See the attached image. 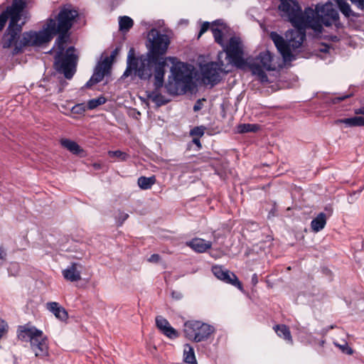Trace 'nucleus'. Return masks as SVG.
<instances>
[{"instance_id": "obj_1", "label": "nucleus", "mask_w": 364, "mask_h": 364, "mask_svg": "<svg viewBox=\"0 0 364 364\" xmlns=\"http://www.w3.org/2000/svg\"><path fill=\"white\" fill-rule=\"evenodd\" d=\"M26 6V0H13L11 5L1 13L6 14V21L10 20L9 27L2 38L3 48L14 47L13 54L15 55L21 52L26 46H42L49 43L53 36L58 33L59 36L53 48L56 53L55 66L67 79H71L75 73L77 58L73 47H69L65 50L68 39L66 33L78 16L77 11L72 9L70 6H64L55 19L50 18L48 20L41 31H31L21 35L22 25L25 23V21L21 24H18V22L22 17L27 18L24 11Z\"/></svg>"}, {"instance_id": "obj_2", "label": "nucleus", "mask_w": 364, "mask_h": 364, "mask_svg": "<svg viewBox=\"0 0 364 364\" xmlns=\"http://www.w3.org/2000/svg\"><path fill=\"white\" fill-rule=\"evenodd\" d=\"M278 9L280 16L293 26L310 25L315 31L320 32L322 24L330 26L338 20V13L333 4L318 5L316 9L306 8L303 11L296 0H279Z\"/></svg>"}, {"instance_id": "obj_3", "label": "nucleus", "mask_w": 364, "mask_h": 364, "mask_svg": "<svg viewBox=\"0 0 364 364\" xmlns=\"http://www.w3.org/2000/svg\"><path fill=\"white\" fill-rule=\"evenodd\" d=\"M169 61L172 66L171 75L168 82L165 85L167 92L172 95H178L185 93L191 89L193 84V73L187 64L178 60L176 58L168 57L159 59L154 67V87L160 89L163 87L165 75V67L166 62Z\"/></svg>"}, {"instance_id": "obj_4", "label": "nucleus", "mask_w": 364, "mask_h": 364, "mask_svg": "<svg viewBox=\"0 0 364 364\" xmlns=\"http://www.w3.org/2000/svg\"><path fill=\"white\" fill-rule=\"evenodd\" d=\"M295 28L288 31L286 33L285 41L282 36L276 32L270 33V38L274 42L278 51L282 55L284 61H292L294 56L291 54V49L299 48L306 37V28H311L310 25L294 26Z\"/></svg>"}, {"instance_id": "obj_5", "label": "nucleus", "mask_w": 364, "mask_h": 364, "mask_svg": "<svg viewBox=\"0 0 364 364\" xmlns=\"http://www.w3.org/2000/svg\"><path fill=\"white\" fill-rule=\"evenodd\" d=\"M157 60L152 59L149 55L136 56L134 50L131 48L128 53L127 59V68L122 78L131 77L133 80L138 77L143 80H149L153 75V65Z\"/></svg>"}, {"instance_id": "obj_6", "label": "nucleus", "mask_w": 364, "mask_h": 364, "mask_svg": "<svg viewBox=\"0 0 364 364\" xmlns=\"http://www.w3.org/2000/svg\"><path fill=\"white\" fill-rule=\"evenodd\" d=\"M17 337L22 341H29L31 350L36 357L43 358L48 354V344L46 336L42 331L30 324L19 326Z\"/></svg>"}, {"instance_id": "obj_7", "label": "nucleus", "mask_w": 364, "mask_h": 364, "mask_svg": "<svg viewBox=\"0 0 364 364\" xmlns=\"http://www.w3.org/2000/svg\"><path fill=\"white\" fill-rule=\"evenodd\" d=\"M211 31L215 41L224 48V52L220 53H223V57L225 56V63L229 67L232 66V63H237L242 59L243 46L240 38H230L229 43L225 46L223 40L222 30L213 25Z\"/></svg>"}, {"instance_id": "obj_8", "label": "nucleus", "mask_w": 364, "mask_h": 364, "mask_svg": "<svg viewBox=\"0 0 364 364\" xmlns=\"http://www.w3.org/2000/svg\"><path fill=\"white\" fill-rule=\"evenodd\" d=\"M214 331L213 326L201 321H188L183 326L186 338L197 343L207 340Z\"/></svg>"}, {"instance_id": "obj_9", "label": "nucleus", "mask_w": 364, "mask_h": 364, "mask_svg": "<svg viewBox=\"0 0 364 364\" xmlns=\"http://www.w3.org/2000/svg\"><path fill=\"white\" fill-rule=\"evenodd\" d=\"M223 53L218 54V62H211L200 67L203 82L205 85L218 84L221 79L220 73H228L230 69L222 59Z\"/></svg>"}, {"instance_id": "obj_10", "label": "nucleus", "mask_w": 364, "mask_h": 364, "mask_svg": "<svg viewBox=\"0 0 364 364\" xmlns=\"http://www.w3.org/2000/svg\"><path fill=\"white\" fill-rule=\"evenodd\" d=\"M249 66L252 74L257 76L262 82L268 81V77L264 70H274L276 69L273 56L268 50L261 52L257 58L250 63Z\"/></svg>"}, {"instance_id": "obj_11", "label": "nucleus", "mask_w": 364, "mask_h": 364, "mask_svg": "<svg viewBox=\"0 0 364 364\" xmlns=\"http://www.w3.org/2000/svg\"><path fill=\"white\" fill-rule=\"evenodd\" d=\"M148 39L150 43L149 51L147 53L152 59L159 60L161 55H164L168 49L170 43L167 35L161 33L156 29H151L148 34Z\"/></svg>"}, {"instance_id": "obj_12", "label": "nucleus", "mask_w": 364, "mask_h": 364, "mask_svg": "<svg viewBox=\"0 0 364 364\" xmlns=\"http://www.w3.org/2000/svg\"><path fill=\"white\" fill-rule=\"evenodd\" d=\"M112 65V60H109L108 58H105L102 61H100L96 65L95 72L86 83V87H90L92 85L101 82L105 75L108 74Z\"/></svg>"}, {"instance_id": "obj_13", "label": "nucleus", "mask_w": 364, "mask_h": 364, "mask_svg": "<svg viewBox=\"0 0 364 364\" xmlns=\"http://www.w3.org/2000/svg\"><path fill=\"white\" fill-rule=\"evenodd\" d=\"M212 272L218 279L226 283L230 284L235 287H237L240 289H242V284L234 273L230 272L228 270L223 269L220 266L213 267Z\"/></svg>"}, {"instance_id": "obj_14", "label": "nucleus", "mask_w": 364, "mask_h": 364, "mask_svg": "<svg viewBox=\"0 0 364 364\" xmlns=\"http://www.w3.org/2000/svg\"><path fill=\"white\" fill-rule=\"evenodd\" d=\"M156 325L162 333L171 339L178 338L179 336L178 332L162 316L156 317Z\"/></svg>"}, {"instance_id": "obj_15", "label": "nucleus", "mask_w": 364, "mask_h": 364, "mask_svg": "<svg viewBox=\"0 0 364 364\" xmlns=\"http://www.w3.org/2000/svg\"><path fill=\"white\" fill-rule=\"evenodd\" d=\"M82 265L79 263H72L63 270V275L66 280L77 282L81 279Z\"/></svg>"}, {"instance_id": "obj_16", "label": "nucleus", "mask_w": 364, "mask_h": 364, "mask_svg": "<svg viewBox=\"0 0 364 364\" xmlns=\"http://www.w3.org/2000/svg\"><path fill=\"white\" fill-rule=\"evenodd\" d=\"M186 245L190 247L194 251L202 253L205 252L206 250L211 247L212 242L205 241L201 238H194L191 241L187 242Z\"/></svg>"}, {"instance_id": "obj_17", "label": "nucleus", "mask_w": 364, "mask_h": 364, "mask_svg": "<svg viewBox=\"0 0 364 364\" xmlns=\"http://www.w3.org/2000/svg\"><path fill=\"white\" fill-rule=\"evenodd\" d=\"M47 309L52 312L55 316L61 320L65 321L68 318V312L57 302H48L46 304Z\"/></svg>"}, {"instance_id": "obj_18", "label": "nucleus", "mask_w": 364, "mask_h": 364, "mask_svg": "<svg viewBox=\"0 0 364 364\" xmlns=\"http://www.w3.org/2000/svg\"><path fill=\"white\" fill-rule=\"evenodd\" d=\"M336 124L343 123L348 127H361L364 126L363 117H354L351 118L340 119L335 122Z\"/></svg>"}, {"instance_id": "obj_19", "label": "nucleus", "mask_w": 364, "mask_h": 364, "mask_svg": "<svg viewBox=\"0 0 364 364\" xmlns=\"http://www.w3.org/2000/svg\"><path fill=\"white\" fill-rule=\"evenodd\" d=\"M326 217L323 213H319L311 223V229L317 232L321 230L326 225Z\"/></svg>"}, {"instance_id": "obj_20", "label": "nucleus", "mask_w": 364, "mask_h": 364, "mask_svg": "<svg viewBox=\"0 0 364 364\" xmlns=\"http://www.w3.org/2000/svg\"><path fill=\"white\" fill-rule=\"evenodd\" d=\"M274 329L279 337H282L290 343H293L291 332L286 325H276Z\"/></svg>"}, {"instance_id": "obj_21", "label": "nucleus", "mask_w": 364, "mask_h": 364, "mask_svg": "<svg viewBox=\"0 0 364 364\" xmlns=\"http://www.w3.org/2000/svg\"><path fill=\"white\" fill-rule=\"evenodd\" d=\"M147 97L159 107L168 102L167 100H165L164 97L159 92V89H156V87L155 90L149 92L147 94Z\"/></svg>"}, {"instance_id": "obj_22", "label": "nucleus", "mask_w": 364, "mask_h": 364, "mask_svg": "<svg viewBox=\"0 0 364 364\" xmlns=\"http://www.w3.org/2000/svg\"><path fill=\"white\" fill-rule=\"evenodd\" d=\"M60 144L63 147L74 154H78L82 151L80 146L74 141L68 139H63L60 140Z\"/></svg>"}, {"instance_id": "obj_23", "label": "nucleus", "mask_w": 364, "mask_h": 364, "mask_svg": "<svg viewBox=\"0 0 364 364\" xmlns=\"http://www.w3.org/2000/svg\"><path fill=\"white\" fill-rule=\"evenodd\" d=\"M183 357L186 363L189 364H196L194 350L189 344H186L184 346Z\"/></svg>"}, {"instance_id": "obj_24", "label": "nucleus", "mask_w": 364, "mask_h": 364, "mask_svg": "<svg viewBox=\"0 0 364 364\" xmlns=\"http://www.w3.org/2000/svg\"><path fill=\"white\" fill-rule=\"evenodd\" d=\"M156 182L155 177H144L141 176L138 178L139 186L144 190L149 189Z\"/></svg>"}, {"instance_id": "obj_25", "label": "nucleus", "mask_w": 364, "mask_h": 364, "mask_svg": "<svg viewBox=\"0 0 364 364\" xmlns=\"http://www.w3.org/2000/svg\"><path fill=\"white\" fill-rule=\"evenodd\" d=\"M259 127L255 124H241L237 126V130L240 134L247 132H256L259 130Z\"/></svg>"}, {"instance_id": "obj_26", "label": "nucleus", "mask_w": 364, "mask_h": 364, "mask_svg": "<svg viewBox=\"0 0 364 364\" xmlns=\"http://www.w3.org/2000/svg\"><path fill=\"white\" fill-rule=\"evenodd\" d=\"M341 12L346 16L349 17L350 16H355L353 11L351 10L349 4L345 0H339L336 2Z\"/></svg>"}, {"instance_id": "obj_27", "label": "nucleus", "mask_w": 364, "mask_h": 364, "mask_svg": "<svg viewBox=\"0 0 364 364\" xmlns=\"http://www.w3.org/2000/svg\"><path fill=\"white\" fill-rule=\"evenodd\" d=\"M119 30L127 31L129 30L133 26V20L127 16L119 18Z\"/></svg>"}, {"instance_id": "obj_28", "label": "nucleus", "mask_w": 364, "mask_h": 364, "mask_svg": "<svg viewBox=\"0 0 364 364\" xmlns=\"http://www.w3.org/2000/svg\"><path fill=\"white\" fill-rule=\"evenodd\" d=\"M213 25H215L216 28H218L220 30L225 29V26L223 23H221L220 21H216L213 22L211 26L210 25L209 22H204L200 28V31L199 32L198 38H200L203 33H205L209 28L211 29V27Z\"/></svg>"}, {"instance_id": "obj_29", "label": "nucleus", "mask_w": 364, "mask_h": 364, "mask_svg": "<svg viewBox=\"0 0 364 364\" xmlns=\"http://www.w3.org/2000/svg\"><path fill=\"white\" fill-rule=\"evenodd\" d=\"M105 101H106L105 98L102 97L90 100L87 102V109H93L96 108L97 107H98L99 105H103L104 103H105Z\"/></svg>"}, {"instance_id": "obj_30", "label": "nucleus", "mask_w": 364, "mask_h": 364, "mask_svg": "<svg viewBox=\"0 0 364 364\" xmlns=\"http://www.w3.org/2000/svg\"><path fill=\"white\" fill-rule=\"evenodd\" d=\"M108 155L110 157H116L122 161H126L128 159V155L125 152L121 151L119 150L109 151Z\"/></svg>"}, {"instance_id": "obj_31", "label": "nucleus", "mask_w": 364, "mask_h": 364, "mask_svg": "<svg viewBox=\"0 0 364 364\" xmlns=\"http://www.w3.org/2000/svg\"><path fill=\"white\" fill-rule=\"evenodd\" d=\"M205 132V127H196L191 131V135L198 136V138L202 136Z\"/></svg>"}, {"instance_id": "obj_32", "label": "nucleus", "mask_w": 364, "mask_h": 364, "mask_svg": "<svg viewBox=\"0 0 364 364\" xmlns=\"http://www.w3.org/2000/svg\"><path fill=\"white\" fill-rule=\"evenodd\" d=\"M334 344L338 346L343 353H346L348 355H351L353 353V350L348 347V344L346 343H344L343 345L338 344L336 343H334Z\"/></svg>"}, {"instance_id": "obj_33", "label": "nucleus", "mask_w": 364, "mask_h": 364, "mask_svg": "<svg viewBox=\"0 0 364 364\" xmlns=\"http://www.w3.org/2000/svg\"><path fill=\"white\" fill-rule=\"evenodd\" d=\"M85 111V107L83 105H76L72 108V112L75 114H82Z\"/></svg>"}, {"instance_id": "obj_34", "label": "nucleus", "mask_w": 364, "mask_h": 364, "mask_svg": "<svg viewBox=\"0 0 364 364\" xmlns=\"http://www.w3.org/2000/svg\"><path fill=\"white\" fill-rule=\"evenodd\" d=\"M6 330H7V324L5 323L4 321L0 319V338L6 332Z\"/></svg>"}, {"instance_id": "obj_35", "label": "nucleus", "mask_w": 364, "mask_h": 364, "mask_svg": "<svg viewBox=\"0 0 364 364\" xmlns=\"http://www.w3.org/2000/svg\"><path fill=\"white\" fill-rule=\"evenodd\" d=\"M6 23V14H0V31L4 28Z\"/></svg>"}, {"instance_id": "obj_36", "label": "nucleus", "mask_w": 364, "mask_h": 364, "mask_svg": "<svg viewBox=\"0 0 364 364\" xmlns=\"http://www.w3.org/2000/svg\"><path fill=\"white\" fill-rule=\"evenodd\" d=\"M160 260V256L158 254H154L148 259L149 262L157 263Z\"/></svg>"}, {"instance_id": "obj_37", "label": "nucleus", "mask_w": 364, "mask_h": 364, "mask_svg": "<svg viewBox=\"0 0 364 364\" xmlns=\"http://www.w3.org/2000/svg\"><path fill=\"white\" fill-rule=\"evenodd\" d=\"M128 217H129V215L127 213L120 212L118 214L117 218L119 220L121 221V224H122L124 221H125L128 218Z\"/></svg>"}, {"instance_id": "obj_38", "label": "nucleus", "mask_w": 364, "mask_h": 364, "mask_svg": "<svg viewBox=\"0 0 364 364\" xmlns=\"http://www.w3.org/2000/svg\"><path fill=\"white\" fill-rule=\"evenodd\" d=\"M339 0H336V1H338ZM352 4H355L358 9L362 10V6H363V3L360 0H350Z\"/></svg>"}, {"instance_id": "obj_39", "label": "nucleus", "mask_w": 364, "mask_h": 364, "mask_svg": "<svg viewBox=\"0 0 364 364\" xmlns=\"http://www.w3.org/2000/svg\"><path fill=\"white\" fill-rule=\"evenodd\" d=\"M119 49L118 48H115L111 53V55L109 57H107L109 60H112V63L113 62L114 58L116 57V55L118 54Z\"/></svg>"}, {"instance_id": "obj_40", "label": "nucleus", "mask_w": 364, "mask_h": 364, "mask_svg": "<svg viewBox=\"0 0 364 364\" xmlns=\"http://www.w3.org/2000/svg\"><path fill=\"white\" fill-rule=\"evenodd\" d=\"M6 252L2 247H0V259L5 260Z\"/></svg>"}, {"instance_id": "obj_41", "label": "nucleus", "mask_w": 364, "mask_h": 364, "mask_svg": "<svg viewBox=\"0 0 364 364\" xmlns=\"http://www.w3.org/2000/svg\"><path fill=\"white\" fill-rule=\"evenodd\" d=\"M258 282L257 276L256 274H254L252 277V283L253 285H256Z\"/></svg>"}, {"instance_id": "obj_42", "label": "nucleus", "mask_w": 364, "mask_h": 364, "mask_svg": "<svg viewBox=\"0 0 364 364\" xmlns=\"http://www.w3.org/2000/svg\"><path fill=\"white\" fill-rule=\"evenodd\" d=\"M356 114H364V106L355 110Z\"/></svg>"}, {"instance_id": "obj_43", "label": "nucleus", "mask_w": 364, "mask_h": 364, "mask_svg": "<svg viewBox=\"0 0 364 364\" xmlns=\"http://www.w3.org/2000/svg\"><path fill=\"white\" fill-rule=\"evenodd\" d=\"M193 142L196 144L198 147H200L201 145H200V140L198 138H193Z\"/></svg>"}, {"instance_id": "obj_44", "label": "nucleus", "mask_w": 364, "mask_h": 364, "mask_svg": "<svg viewBox=\"0 0 364 364\" xmlns=\"http://www.w3.org/2000/svg\"><path fill=\"white\" fill-rule=\"evenodd\" d=\"M200 109V103L199 102H197V104H196L193 107V110L194 111H198Z\"/></svg>"}, {"instance_id": "obj_45", "label": "nucleus", "mask_w": 364, "mask_h": 364, "mask_svg": "<svg viewBox=\"0 0 364 364\" xmlns=\"http://www.w3.org/2000/svg\"><path fill=\"white\" fill-rule=\"evenodd\" d=\"M348 96H344V97H342L341 98H339L340 100H345L346 98H347Z\"/></svg>"}, {"instance_id": "obj_46", "label": "nucleus", "mask_w": 364, "mask_h": 364, "mask_svg": "<svg viewBox=\"0 0 364 364\" xmlns=\"http://www.w3.org/2000/svg\"><path fill=\"white\" fill-rule=\"evenodd\" d=\"M362 3H363V6H362V10L364 11V0H360Z\"/></svg>"}]
</instances>
